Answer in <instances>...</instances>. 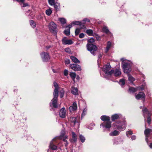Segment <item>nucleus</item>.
<instances>
[{
  "mask_svg": "<svg viewBox=\"0 0 152 152\" xmlns=\"http://www.w3.org/2000/svg\"><path fill=\"white\" fill-rule=\"evenodd\" d=\"M151 115H149L148 116H147V118L146 120V121L149 125L151 124Z\"/></svg>",
  "mask_w": 152,
  "mask_h": 152,
  "instance_id": "nucleus-34",
  "label": "nucleus"
},
{
  "mask_svg": "<svg viewBox=\"0 0 152 152\" xmlns=\"http://www.w3.org/2000/svg\"><path fill=\"white\" fill-rule=\"evenodd\" d=\"M48 2L49 4L51 6H53L55 3L54 0H48Z\"/></svg>",
  "mask_w": 152,
  "mask_h": 152,
  "instance_id": "nucleus-45",
  "label": "nucleus"
},
{
  "mask_svg": "<svg viewBox=\"0 0 152 152\" xmlns=\"http://www.w3.org/2000/svg\"><path fill=\"white\" fill-rule=\"evenodd\" d=\"M87 109L86 108H85L83 110L81 115L82 118L83 117L86 115L87 113Z\"/></svg>",
  "mask_w": 152,
  "mask_h": 152,
  "instance_id": "nucleus-38",
  "label": "nucleus"
},
{
  "mask_svg": "<svg viewBox=\"0 0 152 152\" xmlns=\"http://www.w3.org/2000/svg\"><path fill=\"white\" fill-rule=\"evenodd\" d=\"M58 142V139L55 137L52 139L50 142L49 145V148L48 149L47 152H51L52 150H56L58 149H61L60 147L57 146V143Z\"/></svg>",
  "mask_w": 152,
  "mask_h": 152,
  "instance_id": "nucleus-5",
  "label": "nucleus"
},
{
  "mask_svg": "<svg viewBox=\"0 0 152 152\" xmlns=\"http://www.w3.org/2000/svg\"><path fill=\"white\" fill-rule=\"evenodd\" d=\"M129 92L130 93H133L134 92L137 91V87H136V88L132 87H130L129 88Z\"/></svg>",
  "mask_w": 152,
  "mask_h": 152,
  "instance_id": "nucleus-23",
  "label": "nucleus"
},
{
  "mask_svg": "<svg viewBox=\"0 0 152 152\" xmlns=\"http://www.w3.org/2000/svg\"><path fill=\"white\" fill-rule=\"evenodd\" d=\"M71 92L72 94L75 95L78 94V91L77 88L72 86L71 88Z\"/></svg>",
  "mask_w": 152,
  "mask_h": 152,
  "instance_id": "nucleus-19",
  "label": "nucleus"
},
{
  "mask_svg": "<svg viewBox=\"0 0 152 152\" xmlns=\"http://www.w3.org/2000/svg\"><path fill=\"white\" fill-rule=\"evenodd\" d=\"M66 110L64 108H62L60 110L59 115L62 118H64L66 117Z\"/></svg>",
  "mask_w": 152,
  "mask_h": 152,
  "instance_id": "nucleus-16",
  "label": "nucleus"
},
{
  "mask_svg": "<svg viewBox=\"0 0 152 152\" xmlns=\"http://www.w3.org/2000/svg\"><path fill=\"white\" fill-rule=\"evenodd\" d=\"M70 58L73 62L75 63H79L80 62V61L76 57L73 56H71Z\"/></svg>",
  "mask_w": 152,
  "mask_h": 152,
  "instance_id": "nucleus-25",
  "label": "nucleus"
},
{
  "mask_svg": "<svg viewBox=\"0 0 152 152\" xmlns=\"http://www.w3.org/2000/svg\"><path fill=\"white\" fill-rule=\"evenodd\" d=\"M72 139L70 140V142L72 143H75L77 141V135L75 132H72Z\"/></svg>",
  "mask_w": 152,
  "mask_h": 152,
  "instance_id": "nucleus-20",
  "label": "nucleus"
},
{
  "mask_svg": "<svg viewBox=\"0 0 152 152\" xmlns=\"http://www.w3.org/2000/svg\"><path fill=\"white\" fill-rule=\"evenodd\" d=\"M68 71L66 69H65L64 71V76H67L68 75Z\"/></svg>",
  "mask_w": 152,
  "mask_h": 152,
  "instance_id": "nucleus-49",
  "label": "nucleus"
},
{
  "mask_svg": "<svg viewBox=\"0 0 152 152\" xmlns=\"http://www.w3.org/2000/svg\"><path fill=\"white\" fill-rule=\"evenodd\" d=\"M137 90L140 91H142L146 88V85L145 83L142 84L141 86L137 87Z\"/></svg>",
  "mask_w": 152,
  "mask_h": 152,
  "instance_id": "nucleus-22",
  "label": "nucleus"
},
{
  "mask_svg": "<svg viewBox=\"0 0 152 152\" xmlns=\"http://www.w3.org/2000/svg\"><path fill=\"white\" fill-rule=\"evenodd\" d=\"M85 35L84 33H82L80 34L79 37L80 38H83L84 37Z\"/></svg>",
  "mask_w": 152,
  "mask_h": 152,
  "instance_id": "nucleus-51",
  "label": "nucleus"
},
{
  "mask_svg": "<svg viewBox=\"0 0 152 152\" xmlns=\"http://www.w3.org/2000/svg\"><path fill=\"white\" fill-rule=\"evenodd\" d=\"M102 57V55L101 53H100L98 56V59L97 60V61L98 62L99 61V59L101 58Z\"/></svg>",
  "mask_w": 152,
  "mask_h": 152,
  "instance_id": "nucleus-56",
  "label": "nucleus"
},
{
  "mask_svg": "<svg viewBox=\"0 0 152 152\" xmlns=\"http://www.w3.org/2000/svg\"><path fill=\"white\" fill-rule=\"evenodd\" d=\"M63 44L64 45H71L73 44V42L71 39H67L66 37H64L62 39Z\"/></svg>",
  "mask_w": 152,
  "mask_h": 152,
  "instance_id": "nucleus-15",
  "label": "nucleus"
},
{
  "mask_svg": "<svg viewBox=\"0 0 152 152\" xmlns=\"http://www.w3.org/2000/svg\"><path fill=\"white\" fill-rule=\"evenodd\" d=\"M53 6H54L55 9L57 10H58V7L59 6V4L58 3H55Z\"/></svg>",
  "mask_w": 152,
  "mask_h": 152,
  "instance_id": "nucleus-40",
  "label": "nucleus"
},
{
  "mask_svg": "<svg viewBox=\"0 0 152 152\" xmlns=\"http://www.w3.org/2000/svg\"><path fill=\"white\" fill-rule=\"evenodd\" d=\"M70 76L72 78H75L76 77V74L74 72H71L69 74Z\"/></svg>",
  "mask_w": 152,
  "mask_h": 152,
  "instance_id": "nucleus-42",
  "label": "nucleus"
},
{
  "mask_svg": "<svg viewBox=\"0 0 152 152\" xmlns=\"http://www.w3.org/2000/svg\"><path fill=\"white\" fill-rule=\"evenodd\" d=\"M79 25L80 26V28L81 29H85L86 28V26H85V25L83 24H82L81 23H80V24H79Z\"/></svg>",
  "mask_w": 152,
  "mask_h": 152,
  "instance_id": "nucleus-47",
  "label": "nucleus"
},
{
  "mask_svg": "<svg viewBox=\"0 0 152 152\" xmlns=\"http://www.w3.org/2000/svg\"><path fill=\"white\" fill-rule=\"evenodd\" d=\"M70 63V61L69 59H66L65 61V63L66 64H68Z\"/></svg>",
  "mask_w": 152,
  "mask_h": 152,
  "instance_id": "nucleus-54",
  "label": "nucleus"
},
{
  "mask_svg": "<svg viewBox=\"0 0 152 152\" xmlns=\"http://www.w3.org/2000/svg\"><path fill=\"white\" fill-rule=\"evenodd\" d=\"M109 73H110V75L109 76H111L112 75H113L114 76L117 77L121 75V72L120 69H115L111 70Z\"/></svg>",
  "mask_w": 152,
  "mask_h": 152,
  "instance_id": "nucleus-11",
  "label": "nucleus"
},
{
  "mask_svg": "<svg viewBox=\"0 0 152 152\" xmlns=\"http://www.w3.org/2000/svg\"><path fill=\"white\" fill-rule=\"evenodd\" d=\"M70 67L73 70L75 71H81V69L80 66L76 64H71Z\"/></svg>",
  "mask_w": 152,
  "mask_h": 152,
  "instance_id": "nucleus-14",
  "label": "nucleus"
},
{
  "mask_svg": "<svg viewBox=\"0 0 152 152\" xmlns=\"http://www.w3.org/2000/svg\"><path fill=\"white\" fill-rule=\"evenodd\" d=\"M119 134L120 132L119 131L115 130L114 131L110 132L109 135L111 136H116L118 135Z\"/></svg>",
  "mask_w": 152,
  "mask_h": 152,
  "instance_id": "nucleus-21",
  "label": "nucleus"
},
{
  "mask_svg": "<svg viewBox=\"0 0 152 152\" xmlns=\"http://www.w3.org/2000/svg\"><path fill=\"white\" fill-rule=\"evenodd\" d=\"M83 22H89L90 20L87 18H85L83 20Z\"/></svg>",
  "mask_w": 152,
  "mask_h": 152,
  "instance_id": "nucleus-53",
  "label": "nucleus"
},
{
  "mask_svg": "<svg viewBox=\"0 0 152 152\" xmlns=\"http://www.w3.org/2000/svg\"><path fill=\"white\" fill-rule=\"evenodd\" d=\"M80 21H75L72 22L71 24L73 25H79L80 23Z\"/></svg>",
  "mask_w": 152,
  "mask_h": 152,
  "instance_id": "nucleus-43",
  "label": "nucleus"
},
{
  "mask_svg": "<svg viewBox=\"0 0 152 152\" xmlns=\"http://www.w3.org/2000/svg\"><path fill=\"white\" fill-rule=\"evenodd\" d=\"M77 106L76 102H74L72 104V106H70L69 108V110L70 112H72L73 111H75L77 110Z\"/></svg>",
  "mask_w": 152,
  "mask_h": 152,
  "instance_id": "nucleus-18",
  "label": "nucleus"
},
{
  "mask_svg": "<svg viewBox=\"0 0 152 152\" xmlns=\"http://www.w3.org/2000/svg\"><path fill=\"white\" fill-rule=\"evenodd\" d=\"M52 71L54 73H56L57 72L54 69H52Z\"/></svg>",
  "mask_w": 152,
  "mask_h": 152,
  "instance_id": "nucleus-63",
  "label": "nucleus"
},
{
  "mask_svg": "<svg viewBox=\"0 0 152 152\" xmlns=\"http://www.w3.org/2000/svg\"><path fill=\"white\" fill-rule=\"evenodd\" d=\"M148 145L149 146V147L151 148H152V143H151L149 144L148 143H148H147Z\"/></svg>",
  "mask_w": 152,
  "mask_h": 152,
  "instance_id": "nucleus-60",
  "label": "nucleus"
},
{
  "mask_svg": "<svg viewBox=\"0 0 152 152\" xmlns=\"http://www.w3.org/2000/svg\"><path fill=\"white\" fill-rule=\"evenodd\" d=\"M100 118L102 120L104 121L100 124L101 127H102L104 131L105 129H107L108 131H110V128L111 126V122L110 121V118L104 115L102 116Z\"/></svg>",
  "mask_w": 152,
  "mask_h": 152,
  "instance_id": "nucleus-2",
  "label": "nucleus"
},
{
  "mask_svg": "<svg viewBox=\"0 0 152 152\" xmlns=\"http://www.w3.org/2000/svg\"><path fill=\"white\" fill-rule=\"evenodd\" d=\"M86 33L88 35L90 36H93L94 35L93 30L90 29H87L86 31Z\"/></svg>",
  "mask_w": 152,
  "mask_h": 152,
  "instance_id": "nucleus-27",
  "label": "nucleus"
},
{
  "mask_svg": "<svg viewBox=\"0 0 152 152\" xmlns=\"http://www.w3.org/2000/svg\"><path fill=\"white\" fill-rule=\"evenodd\" d=\"M67 138V137H65L64 138H63L62 139H63V140L66 142H67V141L66 140V139Z\"/></svg>",
  "mask_w": 152,
  "mask_h": 152,
  "instance_id": "nucleus-61",
  "label": "nucleus"
},
{
  "mask_svg": "<svg viewBox=\"0 0 152 152\" xmlns=\"http://www.w3.org/2000/svg\"><path fill=\"white\" fill-rule=\"evenodd\" d=\"M111 68V66L110 63H108L103 66L102 70L107 75L109 76L110 75V73H109L110 71V70Z\"/></svg>",
  "mask_w": 152,
  "mask_h": 152,
  "instance_id": "nucleus-9",
  "label": "nucleus"
},
{
  "mask_svg": "<svg viewBox=\"0 0 152 152\" xmlns=\"http://www.w3.org/2000/svg\"><path fill=\"white\" fill-rule=\"evenodd\" d=\"M79 79L80 77H79V76L78 75L76 77V79L77 80H79Z\"/></svg>",
  "mask_w": 152,
  "mask_h": 152,
  "instance_id": "nucleus-64",
  "label": "nucleus"
},
{
  "mask_svg": "<svg viewBox=\"0 0 152 152\" xmlns=\"http://www.w3.org/2000/svg\"><path fill=\"white\" fill-rule=\"evenodd\" d=\"M95 125L94 124H91L88 126V128L92 130Z\"/></svg>",
  "mask_w": 152,
  "mask_h": 152,
  "instance_id": "nucleus-46",
  "label": "nucleus"
},
{
  "mask_svg": "<svg viewBox=\"0 0 152 152\" xmlns=\"http://www.w3.org/2000/svg\"><path fill=\"white\" fill-rule=\"evenodd\" d=\"M49 28L50 32L54 35H56L57 32V26L54 22H52L50 23L49 25Z\"/></svg>",
  "mask_w": 152,
  "mask_h": 152,
  "instance_id": "nucleus-6",
  "label": "nucleus"
},
{
  "mask_svg": "<svg viewBox=\"0 0 152 152\" xmlns=\"http://www.w3.org/2000/svg\"><path fill=\"white\" fill-rule=\"evenodd\" d=\"M135 98L137 99H139L142 98H144L145 99V94L143 92H140L138 94L135 95Z\"/></svg>",
  "mask_w": 152,
  "mask_h": 152,
  "instance_id": "nucleus-17",
  "label": "nucleus"
},
{
  "mask_svg": "<svg viewBox=\"0 0 152 152\" xmlns=\"http://www.w3.org/2000/svg\"><path fill=\"white\" fill-rule=\"evenodd\" d=\"M140 108L142 110V112L145 122L146 120V117L147 116L150 115H151V113L148 109L144 106L140 107Z\"/></svg>",
  "mask_w": 152,
  "mask_h": 152,
  "instance_id": "nucleus-7",
  "label": "nucleus"
},
{
  "mask_svg": "<svg viewBox=\"0 0 152 152\" xmlns=\"http://www.w3.org/2000/svg\"><path fill=\"white\" fill-rule=\"evenodd\" d=\"M95 41V39L93 38H91L88 40V42L91 43L88 44L86 45L87 49L93 56L96 55V51L97 50V48L96 45L92 44Z\"/></svg>",
  "mask_w": 152,
  "mask_h": 152,
  "instance_id": "nucleus-3",
  "label": "nucleus"
},
{
  "mask_svg": "<svg viewBox=\"0 0 152 152\" xmlns=\"http://www.w3.org/2000/svg\"><path fill=\"white\" fill-rule=\"evenodd\" d=\"M71 121L74 123L75 125L77 123V119L76 117H72L71 118Z\"/></svg>",
  "mask_w": 152,
  "mask_h": 152,
  "instance_id": "nucleus-35",
  "label": "nucleus"
},
{
  "mask_svg": "<svg viewBox=\"0 0 152 152\" xmlns=\"http://www.w3.org/2000/svg\"><path fill=\"white\" fill-rule=\"evenodd\" d=\"M64 34L67 36H68L70 34V29H67L66 30H65L64 31Z\"/></svg>",
  "mask_w": 152,
  "mask_h": 152,
  "instance_id": "nucleus-41",
  "label": "nucleus"
},
{
  "mask_svg": "<svg viewBox=\"0 0 152 152\" xmlns=\"http://www.w3.org/2000/svg\"><path fill=\"white\" fill-rule=\"evenodd\" d=\"M29 6L28 4L27 3H23V7H25L26 6Z\"/></svg>",
  "mask_w": 152,
  "mask_h": 152,
  "instance_id": "nucleus-57",
  "label": "nucleus"
},
{
  "mask_svg": "<svg viewBox=\"0 0 152 152\" xmlns=\"http://www.w3.org/2000/svg\"><path fill=\"white\" fill-rule=\"evenodd\" d=\"M58 20L62 24H64L66 23V19L63 18H59Z\"/></svg>",
  "mask_w": 152,
  "mask_h": 152,
  "instance_id": "nucleus-31",
  "label": "nucleus"
},
{
  "mask_svg": "<svg viewBox=\"0 0 152 152\" xmlns=\"http://www.w3.org/2000/svg\"><path fill=\"white\" fill-rule=\"evenodd\" d=\"M30 24L31 26L33 28L36 27V24L34 21L32 20H31L30 21Z\"/></svg>",
  "mask_w": 152,
  "mask_h": 152,
  "instance_id": "nucleus-36",
  "label": "nucleus"
},
{
  "mask_svg": "<svg viewBox=\"0 0 152 152\" xmlns=\"http://www.w3.org/2000/svg\"><path fill=\"white\" fill-rule=\"evenodd\" d=\"M79 138L80 140L82 143L84 142L85 141L86 139L85 137L83 136L82 134L80 135Z\"/></svg>",
  "mask_w": 152,
  "mask_h": 152,
  "instance_id": "nucleus-33",
  "label": "nucleus"
},
{
  "mask_svg": "<svg viewBox=\"0 0 152 152\" xmlns=\"http://www.w3.org/2000/svg\"><path fill=\"white\" fill-rule=\"evenodd\" d=\"M122 68L124 72L126 73H129L132 70L130 64L127 62H124L123 64Z\"/></svg>",
  "mask_w": 152,
  "mask_h": 152,
  "instance_id": "nucleus-8",
  "label": "nucleus"
},
{
  "mask_svg": "<svg viewBox=\"0 0 152 152\" xmlns=\"http://www.w3.org/2000/svg\"><path fill=\"white\" fill-rule=\"evenodd\" d=\"M15 0L18 2H21L22 3L24 2L25 1V0Z\"/></svg>",
  "mask_w": 152,
  "mask_h": 152,
  "instance_id": "nucleus-59",
  "label": "nucleus"
},
{
  "mask_svg": "<svg viewBox=\"0 0 152 152\" xmlns=\"http://www.w3.org/2000/svg\"><path fill=\"white\" fill-rule=\"evenodd\" d=\"M41 57L43 61L47 62L50 59V56L48 53L44 52L40 54Z\"/></svg>",
  "mask_w": 152,
  "mask_h": 152,
  "instance_id": "nucleus-10",
  "label": "nucleus"
},
{
  "mask_svg": "<svg viewBox=\"0 0 152 152\" xmlns=\"http://www.w3.org/2000/svg\"><path fill=\"white\" fill-rule=\"evenodd\" d=\"M102 31L103 32L105 33L106 34H108L110 33V31L108 29V28L105 26H104L103 27Z\"/></svg>",
  "mask_w": 152,
  "mask_h": 152,
  "instance_id": "nucleus-29",
  "label": "nucleus"
},
{
  "mask_svg": "<svg viewBox=\"0 0 152 152\" xmlns=\"http://www.w3.org/2000/svg\"><path fill=\"white\" fill-rule=\"evenodd\" d=\"M93 36L95 37L97 40H100L101 39V37L97 34L94 33Z\"/></svg>",
  "mask_w": 152,
  "mask_h": 152,
  "instance_id": "nucleus-37",
  "label": "nucleus"
},
{
  "mask_svg": "<svg viewBox=\"0 0 152 152\" xmlns=\"http://www.w3.org/2000/svg\"><path fill=\"white\" fill-rule=\"evenodd\" d=\"M123 118L122 115L120 113H116L111 116V120L113 121H114L116 120L120 119Z\"/></svg>",
  "mask_w": 152,
  "mask_h": 152,
  "instance_id": "nucleus-13",
  "label": "nucleus"
},
{
  "mask_svg": "<svg viewBox=\"0 0 152 152\" xmlns=\"http://www.w3.org/2000/svg\"><path fill=\"white\" fill-rule=\"evenodd\" d=\"M45 12L47 15L49 16L52 13V11L51 9H49L46 10Z\"/></svg>",
  "mask_w": 152,
  "mask_h": 152,
  "instance_id": "nucleus-39",
  "label": "nucleus"
},
{
  "mask_svg": "<svg viewBox=\"0 0 152 152\" xmlns=\"http://www.w3.org/2000/svg\"><path fill=\"white\" fill-rule=\"evenodd\" d=\"M54 86L55 88L54 90L53 98L51 100V102L50 103L49 105L51 107L50 110L51 111H54V109L58 108V106L57 104L58 101V86L57 83L56 82L53 83Z\"/></svg>",
  "mask_w": 152,
  "mask_h": 152,
  "instance_id": "nucleus-1",
  "label": "nucleus"
},
{
  "mask_svg": "<svg viewBox=\"0 0 152 152\" xmlns=\"http://www.w3.org/2000/svg\"><path fill=\"white\" fill-rule=\"evenodd\" d=\"M123 140L121 138H118L115 140L114 142V144H118L123 142Z\"/></svg>",
  "mask_w": 152,
  "mask_h": 152,
  "instance_id": "nucleus-28",
  "label": "nucleus"
},
{
  "mask_svg": "<svg viewBox=\"0 0 152 152\" xmlns=\"http://www.w3.org/2000/svg\"><path fill=\"white\" fill-rule=\"evenodd\" d=\"M72 25H68V26H66V28H68V27L69 28L68 29H70V28H72Z\"/></svg>",
  "mask_w": 152,
  "mask_h": 152,
  "instance_id": "nucleus-58",
  "label": "nucleus"
},
{
  "mask_svg": "<svg viewBox=\"0 0 152 152\" xmlns=\"http://www.w3.org/2000/svg\"><path fill=\"white\" fill-rule=\"evenodd\" d=\"M126 123L124 120L122 121L121 120L118 121L113 124L114 128L120 131L125 130L126 128Z\"/></svg>",
  "mask_w": 152,
  "mask_h": 152,
  "instance_id": "nucleus-4",
  "label": "nucleus"
},
{
  "mask_svg": "<svg viewBox=\"0 0 152 152\" xmlns=\"http://www.w3.org/2000/svg\"><path fill=\"white\" fill-rule=\"evenodd\" d=\"M65 51L67 53H70L71 52V50L69 48H66L65 49Z\"/></svg>",
  "mask_w": 152,
  "mask_h": 152,
  "instance_id": "nucleus-52",
  "label": "nucleus"
},
{
  "mask_svg": "<svg viewBox=\"0 0 152 152\" xmlns=\"http://www.w3.org/2000/svg\"><path fill=\"white\" fill-rule=\"evenodd\" d=\"M65 134V132L64 130L61 131V134L60 136H57L55 137V138H56L58 140H61L63 138Z\"/></svg>",
  "mask_w": 152,
  "mask_h": 152,
  "instance_id": "nucleus-26",
  "label": "nucleus"
},
{
  "mask_svg": "<svg viewBox=\"0 0 152 152\" xmlns=\"http://www.w3.org/2000/svg\"><path fill=\"white\" fill-rule=\"evenodd\" d=\"M131 139L132 140H134L136 139V136L134 135H133L131 136Z\"/></svg>",
  "mask_w": 152,
  "mask_h": 152,
  "instance_id": "nucleus-55",
  "label": "nucleus"
},
{
  "mask_svg": "<svg viewBox=\"0 0 152 152\" xmlns=\"http://www.w3.org/2000/svg\"><path fill=\"white\" fill-rule=\"evenodd\" d=\"M80 28H77L75 29V35H78L79 34V33L80 32Z\"/></svg>",
  "mask_w": 152,
  "mask_h": 152,
  "instance_id": "nucleus-44",
  "label": "nucleus"
},
{
  "mask_svg": "<svg viewBox=\"0 0 152 152\" xmlns=\"http://www.w3.org/2000/svg\"><path fill=\"white\" fill-rule=\"evenodd\" d=\"M111 45V42L110 41H108L107 42V44L106 49L105 50V52L107 53L110 48Z\"/></svg>",
  "mask_w": 152,
  "mask_h": 152,
  "instance_id": "nucleus-24",
  "label": "nucleus"
},
{
  "mask_svg": "<svg viewBox=\"0 0 152 152\" xmlns=\"http://www.w3.org/2000/svg\"><path fill=\"white\" fill-rule=\"evenodd\" d=\"M126 136L128 137H129V136H128V134H129L130 135H131L133 133H132V132L131 131H129L128 132H126Z\"/></svg>",
  "mask_w": 152,
  "mask_h": 152,
  "instance_id": "nucleus-48",
  "label": "nucleus"
},
{
  "mask_svg": "<svg viewBox=\"0 0 152 152\" xmlns=\"http://www.w3.org/2000/svg\"><path fill=\"white\" fill-rule=\"evenodd\" d=\"M144 134L145 136V141L147 143H148V138L150 134H152V129L149 128L145 129Z\"/></svg>",
  "mask_w": 152,
  "mask_h": 152,
  "instance_id": "nucleus-12",
  "label": "nucleus"
},
{
  "mask_svg": "<svg viewBox=\"0 0 152 152\" xmlns=\"http://www.w3.org/2000/svg\"><path fill=\"white\" fill-rule=\"evenodd\" d=\"M64 91L63 90L61 91L60 92V97L61 98H62L64 96Z\"/></svg>",
  "mask_w": 152,
  "mask_h": 152,
  "instance_id": "nucleus-50",
  "label": "nucleus"
},
{
  "mask_svg": "<svg viewBox=\"0 0 152 152\" xmlns=\"http://www.w3.org/2000/svg\"><path fill=\"white\" fill-rule=\"evenodd\" d=\"M119 83L122 86L125 84V80L124 79H121L119 81Z\"/></svg>",
  "mask_w": 152,
  "mask_h": 152,
  "instance_id": "nucleus-32",
  "label": "nucleus"
},
{
  "mask_svg": "<svg viewBox=\"0 0 152 152\" xmlns=\"http://www.w3.org/2000/svg\"><path fill=\"white\" fill-rule=\"evenodd\" d=\"M80 22L82 24H83L84 25H85V24L86 23V22H83V20H82V21H80Z\"/></svg>",
  "mask_w": 152,
  "mask_h": 152,
  "instance_id": "nucleus-62",
  "label": "nucleus"
},
{
  "mask_svg": "<svg viewBox=\"0 0 152 152\" xmlns=\"http://www.w3.org/2000/svg\"><path fill=\"white\" fill-rule=\"evenodd\" d=\"M128 79L129 81H130L132 83L133 81H134L135 79L134 78L132 77L131 75L128 74Z\"/></svg>",
  "mask_w": 152,
  "mask_h": 152,
  "instance_id": "nucleus-30",
  "label": "nucleus"
}]
</instances>
